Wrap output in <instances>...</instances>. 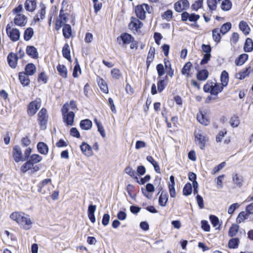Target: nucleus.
I'll use <instances>...</instances> for the list:
<instances>
[{
    "mask_svg": "<svg viewBox=\"0 0 253 253\" xmlns=\"http://www.w3.org/2000/svg\"><path fill=\"white\" fill-rule=\"evenodd\" d=\"M10 217L25 230H29L32 227L33 222L28 214L24 212H14L10 214Z\"/></svg>",
    "mask_w": 253,
    "mask_h": 253,
    "instance_id": "obj_1",
    "label": "nucleus"
},
{
    "mask_svg": "<svg viewBox=\"0 0 253 253\" xmlns=\"http://www.w3.org/2000/svg\"><path fill=\"white\" fill-rule=\"evenodd\" d=\"M62 113L64 122L68 126H72L74 123L75 114L73 111H69V105L64 104L62 108Z\"/></svg>",
    "mask_w": 253,
    "mask_h": 253,
    "instance_id": "obj_2",
    "label": "nucleus"
},
{
    "mask_svg": "<svg viewBox=\"0 0 253 253\" xmlns=\"http://www.w3.org/2000/svg\"><path fill=\"white\" fill-rule=\"evenodd\" d=\"M135 11L137 17L141 20H144L146 18V13H151L152 7L148 4L143 3L135 7Z\"/></svg>",
    "mask_w": 253,
    "mask_h": 253,
    "instance_id": "obj_3",
    "label": "nucleus"
},
{
    "mask_svg": "<svg viewBox=\"0 0 253 253\" xmlns=\"http://www.w3.org/2000/svg\"><path fill=\"white\" fill-rule=\"evenodd\" d=\"M52 187H53V185L51 179L46 178L39 184L38 191L42 194L47 195L50 193Z\"/></svg>",
    "mask_w": 253,
    "mask_h": 253,
    "instance_id": "obj_4",
    "label": "nucleus"
},
{
    "mask_svg": "<svg viewBox=\"0 0 253 253\" xmlns=\"http://www.w3.org/2000/svg\"><path fill=\"white\" fill-rule=\"evenodd\" d=\"M6 32L12 41L17 42L19 40L20 37L19 30L17 28H12L9 24L6 26Z\"/></svg>",
    "mask_w": 253,
    "mask_h": 253,
    "instance_id": "obj_5",
    "label": "nucleus"
},
{
    "mask_svg": "<svg viewBox=\"0 0 253 253\" xmlns=\"http://www.w3.org/2000/svg\"><path fill=\"white\" fill-rule=\"evenodd\" d=\"M41 106V100L40 98H37L34 101H32L28 105L27 113L30 116L34 115L37 110Z\"/></svg>",
    "mask_w": 253,
    "mask_h": 253,
    "instance_id": "obj_6",
    "label": "nucleus"
},
{
    "mask_svg": "<svg viewBox=\"0 0 253 253\" xmlns=\"http://www.w3.org/2000/svg\"><path fill=\"white\" fill-rule=\"evenodd\" d=\"M47 118V110L44 108H42L38 113V121L42 129L46 128Z\"/></svg>",
    "mask_w": 253,
    "mask_h": 253,
    "instance_id": "obj_7",
    "label": "nucleus"
},
{
    "mask_svg": "<svg viewBox=\"0 0 253 253\" xmlns=\"http://www.w3.org/2000/svg\"><path fill=\"white\" fill-rule=\"evenodd\" d=\"M195 137L196 141L201 149H204L206 142L208 140V138L203 133L195 132Z\"/></svg>",
    "mask_w": 253,
    "mask_h": 253,
    "instance_id": "obj_8",
    "label": "nucleus"
},
{
    "mask_svg": "<svg viewBox=\"0 0 253 253\" xmlns=\"http://www.w3.org/2000/svg\"><path fill=\"white\" fill-rule=\"evenodd\" d=\"M190 4L187 0H180L174 4V9L176 11L180 12L183 10L189 7Z\"/></svg>",
    "mask_w": 253,
    "mask_h": 253,
    "instance_id": "obj_9",
    "label": "nucleus"
},
{
    "mask_svg": "<svg viewBox=\"0 0 253 253\" xmlns=\"http://www.w3.org/2000/svg\"><path fill=\"white\" fill-rule=\"evenodd\" d=\"M14 24L18 26H25L27 22V17L23 14H16L14 18Z\"/></svg>",
    "mask_w": 253,
    "mask_h": 253,
    "instance_id": "obj_10",
    "label": "nucleus"
},
{
    "mask_svg": "<svg viewBox=\"0 0 253 253\" xmlns=\"http://www.w3.org/2000/svg\"><path fill=\"white\" fill-rule=\"evenodd\" d=\"M13 156L15 161L17 163L25 161V158H23V156H22V151L20 148L18 146H15L13 148Z\"/></svg>",
    "mask_w": 253,
    "mask_h": 253,
    "instance_id": "obj_11",
    "label": "nucleus"
},
{
    "mask_svg": "<svg viewBox=\"0 0 253 253\" xmlns=\"http://www.w3.org/2000/svg\"><path fill=\"white\" fill-rule=\"evenodd\" d=\"M40 10H39L34 18V21L35 23L39 22L43 20L45 15V6L43 4H40Z\"/></svg>",
    "mask_w": 253,
    "mask_h": 253,
    "instance_id": "obj_12",
    "label": "nucleus"
},
{
    "mask_svg": "<svg viewBox=\"0 0 253 253\" xmlns=\"http://www.w3.org/2000/svg\"><path fill=\"white\" fill-rule=\"evenodd\" d=\"M143 26V23L135 17H131V21L128 25L129 28L131 30H137L140 29Z\"/></svg>",
    "mask_w": 253,
    "mask_h": 253,
    "instance_id": "obj_13",
    "label": "nucleus"
},
{
    "mask_svg": "<svg viewBox=\"0 0 253 253\" xmlns=\"http://www.w3.org/2000/svg\"><path fill=\"white\" fill-rule=\"evenodd\" d=\"M67 22V17L65 15V14H61V13L59 14L58 17L56 20L55 22V29L57 31H58L62 26H64L65 23Z\"/></svg>",
    "mask_w": 253,
    "mask_h": 253,
    "instance_id": "obj_14",
    "label": "nucleus"
},
{
    "mask_svg": "<svg viewBox=\"0 0 253 253\" xmlns=\"http://www.w3.org/2000/svg\"><path fill=\"white\" fill-rule=\"evenodd\" d=\"M32 169L33 171H37L39 170V168L37 166H33L29 161H28L26 163H24L21 167V170L23 173H25L28 170Z\"/></svg>",
    "mask_w": 253,
    "mask_h": 253,
    "instance_id": "obj_15",
    "label": "nucleus"
},
{
    "mask_svg": "<svg viewBox=\"0 0 253 253\" xmlns=\"http://www.w3.org/2000/svg\"><path fill=\"white\" fill-rule=\"evenodd\" d=\"M24 6L27 11L33 12L37 7V1L36 0H26Z\"/></svg>",
    "mask_w": 253,
    "mask_h": 253,
    "instance_id": "obj_16",
    "label": "nucleus"
},
{
    "mask_svg": "<svg viewBox=\"0 0 253 253\" xmlns=\"http://www.w3.org/2000/svg\"><path fill=\"white\" fill-rule=\"evenodd\" d=\"M18 57L17 54L10 53L7 56V61L9 66L12 68H15L16 67L17 61Z\"/></svg>",
    "mask_w": 253,
    "mask_h": 253,
    "instance_id": "obj_17",
    "label": "nucleus"
},
{
    "mask_svg": "<svg viewBox=\"0 0 253 253\" xmlns=\"http://www.w3.org/2000/svg\"><path fill=\"white\" fill-rule=\"evenodd\" d=\"M232 181L237 187H241L244 183V178L241 175L235 173L232 175Z\"/></svg>",
    "mask_w": 253,
    "mask_h": 253,
    "instance_id": "obj_18",
    "label": "nucleus"
},
{
    "mask_svg": "<svg viewBox=\"0 0 253 253\" xmlns=\"http://www.w3.org/2000/svg\"><path fill=\"white\" fill-rule=\"evenodd\" d=\"M96 209V206L95 205H90L88 206L87 210V215L89 219L91 222L94 223L96 219L94 216V212Z\"/></svg>",
    "mask_w": 253,
    "mask_h": 253,
    "instance_id": "obj_19",
    "label": "nucleus"
},
{
    "mask_svg": "<svg viewBox=\"0 0 253 253\" xmlns=\"http://www.w3.org/2000/svg\"><path fill=\"white\" fill-rule=\"evenodd\" d=\"M81 149L82 152L87 156H90L92 155L91 147L87 143L83 142L81 144Z\"/></svg>",
    "mask_w": 253,
    "mask_h": 253,
    "instance_id": "obj_20",
    "label": "nucleus"
},
{
    "mask_svg": "<svg viewBox=\"0 0 253 253\" xmlns=\"http://www.w3.org/2000/svg\"><path fill=\"white\" fill-rule=\"evenodd\" d=\"M28 75L24 72H20L19 74V79L21 84L24 86L28 85L30 83Z\"/></svg>",
    "mask_w": 253,
    "mask_h": 253,
    "instance_id": "obj_21",
    "label": "nucleus"
},
{
    "mask_svg": "<svg viewBox=\"0 0 253 253\" xmlns=\"http://www.w3.org/2000/svg\"><path fill=\"white\" fill-rule=\"evenodd\" d=\"M251 72V66H249L245 69H244L240 72L236 74V78L240 80H243L246 77L248 76Z\"/></svg>",
    "mask_w": 253,
    "mask_h": 253,
    "instance_id": "obj_22",
    "label": "nucleus"
},
{
    "mask_svg": "<svg viewBox=\"0 0 253 253\" xmlns=\"http://www.w3.org/2000/svg\"><path fill=\"white\" fill-rule=\"evenodd\" d=\"M26 53L33 58H37L38 57L37 50L33 46H27L26 48Z\"/></svg>",
    "mask_w": 253,
    "mask_h": 253,
    "instance_id": "obj_23",
    "label": "nucleus"
},
{
    "mask_svg": "<svg viewBox=\"0 0 253 253\" xmlns=\"http://www.w3.org/2000/svg\"><path fill=\"white\" fill-rule=\"evenodd\" d=\"M239 27L240 30L242 31L246 36L249 34L251 29L246 22L244 21H240Z\"/></svg>",
    "mask_w": 253,
    "mask_h": 253,
    "instance_id": "obj_24",
    "label": "nucleus"
},
{
    "mask_svg": "<svg viewBox=\"0 0 253 253\" xmlns=\"http://www.w3.org/2000/svg\"><path fill=\"white\" fill-rule=\"evenodd\" d=\"M209 71L206 69H203L199 71L197 74V78L198 80L204 81L207 79L209 77Z\"/></svg>",
    "mask_w": 253,
    "mask_h": 253,
    "instance_id": "obj_25",
    "label": "nucleus"
},
{
    "mask_svg": "<svg viewBox=\"0 0 253 253\" xmlns=\"http://www.w3.org/2000/svg\"><path fill=\"white\" fill-rule=\"evenodd\" d=\"M63 35L65 38L69 39L72 36V28L69 24H65L62 29Z\"/></svg>",
    "mask_w": 253,
    "mask_h": 253,
    "instance_id": "obj_26",
    "label": "nucleus"
},
{
    "mask_svg": "<svg viewBox=\"0 0 253 253\" xmlns=\"http://www.w3.org/2000/svg\"><path fill=\"white\" fill-rule=\"evenodd\" d=\"M37 149L39 153L43 155H46L48 151L47 145L44 142H40L38 143Z\"/></svg>",
    "mask_w": 253,
    "mask_h": 253,
    "instance_id": "obj_27",
    "label": "nucleus"
},
{
    "mask_svg": "<svg viewBox=\"0 0 253 253\" xmlns=\"http://www.w3.org/2000/svg\"><path fill=\"white\" fill-rule=\"evenodd\" d=\"M120 38L123 41V44H129L132 42L134 39L133 38L127 33H124L121 35Z\"/></svg>",
    "mask_w": 253,
    "mask_h": 253,
    "instance_id": "obj_28",
    "label": "nucleus"
},
{
    "mask_svg": "<svg viewBox=\"0 0 253 253\" xmlns=\"http://www.w3.org/2000/svg\"><path fill=\"white\" fill-rule=\"evenodd\" d=\"M25 71V73L29 76H32L36 73V67L34 64L29 63L26 66Z\"/></svg>",
    "mask_w": 253,
    "mask_h": 253,
    "instance_id": "obj_29",
    "label": "nucleus"
},
{
    "mask_svg": "<svg viewBox=\"0 0 253 253\" xmlns=\"http://www.w3.org/2000/svg\"><path fill=\"white\" fill-rule=\"evenodd\" d=\"M244 50L245 52H251L253 50V42L251 38H247L245 42Z\"/></svg>",
    "mask_w": 253,
    "mask_h": 253,
    "instance_id": "obj_30",
    "label": "nucleus"
},
{
    "mask_svg": "<svg viewBox=\"0 0 253 253\" xmlns=\"http://www.w3.org/2000/svg\"><path fill=\"white\" fill-rule=\"evenodd\" d=\"M248 59V55L246 53L241 54L235 61L237 66L242 65Z\"/></svg>",
    "mask_w": 253,
    "mask_h": 253,
    "instance_id": "obj_31",
    "label": "nucleus"
},
{
    "mask_svg": "<svg viewBox=\"0 0 253 253\" xmlns=\"http://www.w3.org/2000/svg\"><path fill=\"white\" fill-rule=\"evenodd\" d=\"M80 126L82 129L88 130L92 126V122L88 119L84 120L81 121Z\"/></svg>",
    "mask_w": 253,
    "mask_h": 253,
    "instance_id": "obj_32",
    "label": "nucleus"
},
{
    "mask_svg": "<svg viewBox=\"0 0 253 253\" xmlns=\"http://www.w3.org/2000/svg\"><path fill=\"white\" fill-rule=\"evenodd\" d=\"M223 86L219 84L214 83L213 84L211 94L217 95L219 92H221L223 88Z\"/></svg>",
    "mask_w": 253,
    "mask_h": 253,
    "instance_id": "obj_33",
    "label": "nucleus"
},
{
    "mask_svg": "<svg viewBox=\"0 0 253 253\" xmlns=\"http://www.w3.org/2000/svg\"><path fill=\"white\" fill-rule=\"evenodd\" d=\"M197 120L201 124L207 126L209 124V120L205 116L202 112H200L197 115Z\"/></svg>",
    "mask_w": 253,
    "mask_h": 253,
    "instance_id": "obj_34",
    "label": "nucleus"
},
{
    "mask_svg": "<svg viewBox=\"0 0 253 253\" xmlns=\"http://www.w3.org/2000/svg\"><path fill=\"white\" fill-rule=\"evenodd\" d=\"M249 213L246 211H243L239 213L237 217V222L241 223L244 222L246 219H247L249 216Z\"/></svg>",
    "mask_w": 253,
    "mask_h": 253,
    "instance_id": "obj_35",
    "label": "nucleus"
},
{
    "mask_svg": "<svg viewBox=\"0 0 253 253\" xmlns=\"http://www.w3.org/2000/svg\"><path fill=\"white\" fill-rule=\"evenodd\" d=\"M168 200V196L166 192H162L161 195L159 198V203L160 206L164 207L166 205Z\"/></svg>",
    "mask_w": 253,
    "mask_h": 253,
    "instance_id": "obj_36",
    "label": "nucleus"
},
{
    "mask_svg": "<svg viewBox=\"0 0 253 253\" xmlns=\"http://www.w3.org/2000/svg\"><path fill=\"white\" fill-rule=\"evenodd\" d=\"M220 81L221 82V85L223 86H226L228 84L229 77L228 74L226 71L222 72L220 76Z\"/></svg>",
    "mask_w": 253,
    "mask_h": 253,
    "instance_id": "obj_37",
    "label": "nucleus"
},
{
    "mask_svg": "<svg viewBox=\"0 0 253 253\" xmlns=\"http://www.w3.org/2000/svg\"><path fill=\"white\" fill-rule=\"evenodd\" d=\"M192 63L190 62H187L181 70V73L183 75H185L187 77L189 76V72L192 67Z\"/></svg>",
    "mask_w": 253,
    "mask_h": 253,
    "instance_id": "obj_38",
    "label": "nucleus"
},
{
    "mask_svg": "<svg viewBox=\"0 0 253 253\" xmlns=\"http://www.w3.org/2000/svg\"><path fill=\"white\" fill-rule=\"evenodd\" d=\"M232 6V2L230 0H224L221 4V8L223 11L229 10Z\"/></svg>",
    "mask_w": 253,
    "mask_h": 253,
    "instance_id": "obj_39",
    "label": "nucleus"
},
{
    "mask_svg": "<svg viewBox=\"0 0 253 253\" xmlns=\"http://www.w3.org/2000/svg\"><path fill=\"white\" fill-rule=\"evenodd\" d=\"M57 70L63 78H66L67 77V70L66 67L64 65L59 64L57 67Z\"/></svg>",
    "mask_w": 253,
    "mask_h": 253,
    "instance_id": "obj_40",
    "label": "nucleus"
},
{
    "mask_svg": "<svg viewBox=\"0 0 253 253\" xmlns=\"http://www.w3.org/2000/svg\"><path fill=\"white\" fill-rule=\"evenodd\" d=\"M34 35V30L32 28H28L24 32V39L25 41H29Z\"/></svg>",
    "mask_w": 253,
    "mask_h": 253,
    "instance_id": "obj_41",
    "label": "nucleus"
},
{
    "mask_svg": "<svg viewBox=\"0 0 253 253\" xmlns=\"http://www.w3.org/2000/svg\"><path fill=\"white\" fill-rule=\"evenodd\" d=\"M63 56L68 60L71 59L70 50L69 44L66 43L62 48Z\"/></svg>",
    "mask_w": 253,
    "mask_h": 253,
    "instance_id": "obj_42",
    "label": "nucleus"
},
{
    "mask_svg": "<svg viewBox=\"0 0 253 253\" xmlns=\"http://www.w3.org/2000/svg\"><path fill=\"white\" fill-rule=\"evenodd\" d=\"M42 157L38 154H33L29 157V161L32 164H34L40 162L42 160Z\"/></svg>",
    "mask_w": 253,
    "mask_h": 253,
    "instance_id": "obj_43",
    "label": "nucleus"
},
{
    "mask_svg": "<svg viewBox=\"0 0 253 253\" xmlns=\"http://www.w3.org/2000/svg\"><path fill=\"white\" fill-rule=\"evenodd\" d=\"M220 31L218 28L214 29L212 30V38L214 41L218 43L221 40Z\"/></svg>",
    "mask_w": 253,
    "mask_h": 253,
    "instance_id": "obj_44",
    "label": "nucleus"
},
{
    "mask_svg": "<svg viewBox=\"0 0 253 253\" xmlns=\"http://www.w3.org/2000/svg\"><path fill=\"white\" fill-rule=\"evenodd\" d=\"M239 226L236 224H233L229 228L228 235L230 237H234L236 236L239 230Z\"/></svg>",
    "mask_w": 253,
    "mask_h": 253,
    "instance_id": "obj_45",
    "label": "nucleus"
},
{
    "mask_svg": "<svg viewBox=\"0 0 253 253\" xmlns=\"http://www.w3.org/2000/svg\"><path fill=\"white\" fill-rule=\"evenodd\" d=\"M231 26L232 25L231 23L227 22L223 24L219 30L222 35H225L230 30Z\"/></svg>",
    "mask_w": 253,
    "mask_h": 253,
    "instance_id": "obj_46",
    "label": "nucleus"
},
{
    "mask_svg": "<svg viewBox=\"0 0 253 253\" xmlns=\"http://www.w3.org/2000/svg\"><path fill=\"white\" fill-rule=\"evenodd\" d=\"M239 243V239L238 238H232L228 242V247L231 249L237 248L238 246Z\"/></svg>",
    "mask_w": 253,
    "mask_h": 253,
    "instance_id": "obj_47",
    "label": "nucleus"
},
{
    "mask_svg": "<svg viewBox=\"0 0 253 253\" xmlns=\"http://www.w3.org/2000/svg\"><path fill=\"white\" fill-rule=\"evenodd\" d=\"M225 177L224 174H222L218 176L215 179V182L216 184V187L217 189H222L223 187V183L222 182V179Z\"/></svg>",
    "mask_w": 253,
    "mask_h": 253,
    "instance_id": "obj_48",
    "label": "nucleus"
},
{
    "mask_svg": "<svg viewBox=\"0 0 253 253\" xmlns=\"http://www.w3.org/2000/svg\"><path fill=\"white\" fill-rule=\"evenodd\" d=\"M98 84L100 88V89L103 92H104L105 93H108V86L104 81H103L102 79L99 80L98 82Z\"/></svg>",
    "mask_w": 253,
    "mask_h": 253,
    "instance_id": "obj_49",
    "label": "nucleus"
},
{
    "mask_svg": "<svg viewBox=\"0 0 253 253\" xmlns=\"http://www.w3.org/2000/svg\"><path fill=\"white\" fill-rule=\"evenodd\" d=\"M192 191V187L191 184L189 183H187L185 185L183 189V195L185 196H188L191 194Z\"/></svg>",
    "mask_w": 253,
    "mask_h": 253,
    "instance_id": "obj_50",
    "label": "nucleus"
},
{
    "mask_svg": "<svg viewBox=\"0 0 253 253\" xmlns=\"http://www.w3.org/2000/svg\"><path fill=\"white\" fill-rule=\"evenodd\" d=\"M111 74L113 78L115 79H119L121 76L122 74L117 68H114L111 70Z\"/></svg>",
    "mask_w": 253,
    "mask_h": 253,
    "instance_id": "obj_51",
    "label": "nucleus"
},
{
    "mask_svg": "<svg viewBox=\"0 0 253 253\" xmlns=\"http://www.w3.org/2000/svg\"><path fill=\"white\" fill-rule=\"evenodd\" d=\"M230 124L233 127L238 126L240 124V120L238 117L233 116L230 120Z\"/></svg>",
    "mask_w": 253,
    "mask_h": 253,
    "instance_id": "obj_52",
    "label": "nucleus"
},
{
    "mask_svg": "<svg viewBox=\"0 0 253 253\" xmlns=\"http://www.w3.org/2000/svg\"><path fill=\"white\" fill-rule=\"evenodd\" d=\"M226 165V163L223 162L221 164H219L217 166L215 167L212 170L211 174H215L218 171H219L221 169H222Z\"/></svg>",
    "mask_w": 253,
    "mask_h": 253,
    "instance_id": "obj_53",
    "label": "nucleus"
},
{
    "mask_svg": "<svg viewBox=\"0 0 253 253\" xmlns=\"http://www.w3.org/2000/svg\"><path fill=\"white\" fill-rule=\"evenodd\" d=\"M167 85V83L164 80H161L157 83L158 91L161 92Z\"/></svg>",
    "mask_w": 253,
    "mask_h": 253,
    "instance_id": "obj_54",
    "label": "nucleus"
},
{
    "mask_svg": "<svg viewBox=\"0 0 253 253\" xmlns=\"http://www.w3.org/2000/svg\"><path fill=\"white\" fill-rule=\"evenodd\" d=\"M210 219L214 227L219 228V219L216 216L211 215L210 216Z\"/></svg>",
    "mask_w": 253,
    "mask_h": 253,
    "instance_id": "obj_55",
    "label": "nucleus"
},
{
    "mask_svg": "<svg viewBox=\"0 0 253 253\" xmlns=\"http://www.w3.org/2000/svg\"><path fill=\"white\" fill-rule=\"evenodd\" d=\"M213 84V82L208 81L204 86L203 89L204 91L206 92H210L211 94Z\"/></svg>",
    "mask_w": 253,
    "mask_h": 253,
    "instance_id": "obj_56",
    "label": "nucleus"
},
{
    "mask_svg": "<svg viewBox=\"0 0 253 253\" xmlns=\"http://www.w3.org/2000/svg\"><path fill=\"white\" fill-rule=\"evenodd\" d=\"M95 13H97L101 8L102 4L98 0H92Z\"/></svg>",
    "mask_w": 253,
    "mask_h": 253,
    "instance_id": "obj_57",
    "label": "nucleus"
},
{
    "mask_svg": "<svg viewBox=\"0 0 253 253\" xmlns=\"http://www.w3.org/2000/svg\"><path fill=\"white\" fill-rule=\"evenodd\" d=\"M239 39V35L236 32H234L232 34L230 38V42L232 44H235L238 42Z\"/></svg>",
    "mask_w": 253,
    "mask_h": 253,
    "instance_id": "obj_58",
    "label": "nucleus"
},
{
    "mask_svg": "<svg viewBox=\"0 0 253 253\" xmlns=\"http://www.w3.org/2000/svg\"><path fill=\"white\" fill-rule=\"evenodd\" d=\"M125 171L130 176L137 178V177L136 176V172H135V170L134 169H133L130 167H127L125 169Z\"/></svg>",
    "mask_w": 253,
    "mask_h": 253,
    "instance_id": "obj_59",
    "label": "nucleus"
},
{
    "mask_svg": "<svg viewBox=\"0 0 253 253\" xmlns=\"http://www.w3.org/2000/svg\"><path fill=\"white\" fill-rule=\"evenodd\" d=\"M203 0H198L195 1L192 5V8L194 10H198L202 6Z\"/></svg>",
    "mask_w": 253,
    "mask_h": 253,
    "instance_id": "obj_60",
    "label": "nucleus"
},
{
    "mask_svg": "<svg viewBox=\"0 0 253 253\" xmlns=\"http://www.w3.org/2000/svg\"><path fill=\"white\" fill-rule=\"evenodd\" d=\"M207 4L210 10L213 11L216 9L217 3L213 0H207Z\"/></svg>",
    "mask_w": 253,
    "mask_h": 253,
    "instance_id": "obj_61",
    "label": "nucleus"
},
{
    "mask_svg": "<svg viewBox=\"0 0 253 253\" xmlns=\"http://www.w3.org/2000/svg\"><path fill=\"white\" fill-rule=\"evenodd\" d=\"M240 207V205L238 203L233 204L228 209V213L229 214H232L234 211Z\"/></svg>",
    "mask_w": 253,
    "mask_h": 253,
    "instance_id": "obj_62",
    "label": "nucleus"
},
{
    "mask_svg": "<svg viewBox=\"0 0 253 253\" xmlns=\"http://www.w3.org/2000/svg\"><path fill=\"white\" fill-rule=\"evenodd\" d=\"M172 12L171 10H168L165 12L162 15L163 19H166L167 21H169L172 17Z\"/></svg>",
    "mask_w": 253,
    "mask_h": 253,
    "instance_id": "obj_63",
    "label": "nucleus"
},
{
    "mask_svg": "<svg viewBox=\"0 0 253 253\" xmlns=\"http://www.w3.org/2000/svg\"><path fill=\"white\" fill-rule=\"evenodd\" d=\"M211 57V54H209V53L205 54L204 55V57L200 62V64L204 65V64H207L208 62V61L210 60Z\"/></svg>",
    "mask_w": 253,
    "mask_h": 253,
    "instance_id": "obj_64",
    "label": "nucleus"
}]
</instances>
